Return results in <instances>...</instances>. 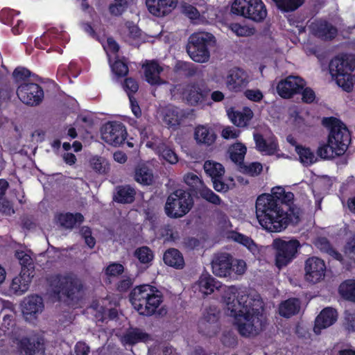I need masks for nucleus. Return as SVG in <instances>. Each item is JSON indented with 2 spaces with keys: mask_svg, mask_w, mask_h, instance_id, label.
<instances>
[{
  "mask_svg": "<svg viewBox=\"0 0 355 355\" xmlns=\"http://www.w3.org/2000/svg\"><path fill=\"white\" fill-rule=\"evenodd\" d=\"M294 194L286 192L282 187L272 189V193L258 196L256 204V217L261 227L268 232H280L289 225L300 221L295 213Z\"/></svg>",
  "mask_w": 355,
  "mask_h": 355,
  "instance_id": "f257e3e1",
  "label": "nucleus"
},
{
  "mask_svg": "<svg viewBox=\"0 0 355 355\" xmlns=\"http://www.w3.org/2000/svg\"><path fill=\"white\" fill-rule=\"evenodd\" d=\"M129 300L134 309L143 316H152L164 302V295L156 286L144 284L136 286L130 291ZM160 314V311H158Z\"/></svg>",
  "mask_w": 355,
  "mask_h": 355,
  "instance_id": "f03ea898",
  "label": "nucleus"
},
{
  "mask_svg": "<svg viewBox=\"0 0 355 355\" xmlns=\"http://www.w3.org/2000/svg\"><path fill=\"white\" fill-rule=\"evenodd\" d=\"M262 302L257 301L256 305L239 310L237 315L232 316L235 320L239 333L244 337L258 334L265 328L266 319L263 313Z\"/></svg>",
  "mask_w": 355,
  "mask_h": 355,
  "instance_id": "7ed1b4c3",
  "label": "nucleus"
},
{
  "mask_svg": "<svg viewBox=\"0 0 355 355\" xmlns=\"http://www.w3.org/2000/svg\"><path fill=\"white\" fill-rule=\"evenodd\" d=\"M49 282L54 296L59 301L62 297L73 301L83 288L81 281L72 273L53 275L49 277Z\"/></svg>",
  "mask_w": 355,
  "mask_h": 355,
  "instance_id": "20e7f679",
  "label": "nucleus"
},
{
  "mask_svg": "<svg viewBox=\"0 0 355 355\" xmlns=\"http://www.w3.org/2000/svg\"><path fill=\"white\" fill-rule=\"evenodd\" d=\"M213 273L220 277H231L233 275H242L247 269L243 259H234L227 252L215 254L211 261Z\"/></svg>",
  "mask_w": 355,
  "mask_h": 355,
  "instance_id": "39448f33",
  "label": "nucleus"
},
{
  "mask_svg": "<svg viewBox=\"0 0 355 355\" xmlns=\"http://www.w3.org/2000/svg\"><path fill=\"white\" fill-rule=\"evenodd\" d=\"M215 42V37L207 32L192 33L189 39L186 50L191 59L198 63L207 62L210 58L209 46Z\"/></svg>",
  "mask_w": 355,
  "mask_h": 355,
  "instance_id": "423d86ee",
  "label": "nucleus"
},
{
  "mask_svg": "<svg viewBox=\"0 0 355 355\" xmlns=\"http://www.w3.org/2000/svg\"><path fill=\"white\" fill-rule=\"evenodd\" d=\"M194 201L191 193L178 189L167 197L164 211L171 218H180L187 215L192 209Z\"/></svg>",
  "mask_w": 355,
  "mask_h": 355,
  "instance_id": "0eeeda50",
  "label": "nucleus"
},
{
  "mask_svg": "<svg viewBox=\"0 0 355 355\" xmlns=\"http://www.w3.org/2000/svg\"><path fill=\"white\" fill-rule=\"evenodd\" d=\"M231 12L254 22H262L267 17V9L262 0H234Z\"/></svg>",
  "mask_w": 355,
  "mask_h": 355,
  "instance_id": "6e6552de",
  "label": "nucleus"
},
{
  "mask_svg": "<svg viewBox=\"0 0 355 355\" xmlns=\"http://www.w3.org/2000/svg\"><path fill=\"white\" fill-rule=\"evenodd\" d=\"M322 124L329 128V142L336 146L338 154H344L350 143V132L338 119L330 116L322 119Z\"/></svg>",
  "mask_w": 355,
  "mask_h": 355,
  "instance_id": "1a4fd4ad",
  "label": "nucleus"
},
{
  "mask_svg": "<svg viewBox=\"0 0 355 355\" xmlns=\"http://www.w3.org/2000/svg\"><path fill=\"white\" fill-rule=\"evenodd\" d=\"M272 245L275 250V265L278 268H282L296 257L300 243L297 239L285 241L276 239L273 241Z\"/></svg>",
  "mask_w": 355,
  "mask_h": 355,
  "instance_id": "9d476101",
  "label": "nucleus"
},
{
  "mask_svg": "<svg viewBox=\"0 0 355 355\" xmlns=\"http://www.w3.org/2000/svg\"><path fill=\"white\" fill-rule=\"evenodd\" d=\"M224 302L227 305V311H230V316H239L238 312L239 310L248 308L252 305H256L257 301L249 297L248 295H239L238 289L235 286L227 287L223 296ZM241 315H240L241 316Z\"/></svg>",
  "mask_w": 355,
  "mask_h": 355,
  "instance_id": "9b49d317",
  "label": "nucleus"
},
{
  "mask_svg": "<svg viewBox=\"0 0 355 355\" xmlns=\"http://www.w3.org/2000/svg\"><path fill=\"white\" fill-rule=\"evenodd\" d=\"M16 93L24 104L32 107L39 105L44 98L43 88L35 83L17 86Z\"/></svg>",
  "mask_w": 355,
  "mask_h": 355,
  "instance_id": "f8f14e48",
  "label": "nucleus"
},
{
  "mask_svg": "<svg viewBox=\"0 0 355 355\" xmlns=\"http://www.w3.org/2000/svg\"><path fill=\"white\" fill-rule=\"evenodd\" d=\"M102 139L107 144L119 146L126 139L125 126L121 122L108 121L101 128Z\"/></svg>",
  "mask_w": 355,
  "mask_h": 355,
  "instance_id": "ddd939ff",
  "label": "nucleus"
},
{
  "mask_svg": "<svg viewBox=\"0 0 355 355\" xmlns=\"http://www.w3.org/2000/svg\"><path fill=\"white\" fill-rule=\"evenodd\" d=\"M312 35L323 42L333 41L338 34L337 27L326 19H316L310 26Z\"/></svg>",
  "mask_w": 355,
  "mask_h": 355,
  "instance_id": "4468645a",
  "label": "nucleus"
},
{
  "mask_svg": "<svg viewBox=\"0 0 355 355\" xmlns=\"http://www.w3.org/2000/svg\"><path fill=\"white\" fill-rule=\"evenodd\" d=\"M305 85L306 83L302 78L289 76L278 83L277 91L282 98L288 99L300 94Z\"/></svg>",
  "mask_w": 355,
  "mask_h": 355,
  "instance_id": "2eb2a0df",
  "label": "nucleus"
},
{
  "mask_svg": "<svg viewBox=\"0 0 355 355\" xmlns=\"http://www.w3.org/2000/svg\"><path fill=\"white\" fill-rule=\"evenodd\" d=\"M209 92L207 87L192 83L185 87L182 95L189 105L196 106L205 103Z\"/></svg>",
  "mask_w": 355,
  "mask_h": 355,
  "instance_id": "dca6fc26",
  "label": "nucleus"
},
{
  "mask_svg": "<svg viewBox=\"0 0 355 355\" xmlns=\"http://www.w3.org/2000/svg\"><path fill=\"white\" fill-rule=\"evenodd\" d=\"M305 279L307 282L315 284L322 279L325 275L324 261L316 257H309L305 261Z\"/></svg>",
  "mask_w": 355,
  "mask_h": 355,
  "instance_id": "f3484780",
  "label": "nucleus"
},
{
  "mask_svg": "<svg viewBox=\"0 0 355 355\" xmlns=\"http://www.w3.org/2000/svg\"><path fill=\"white\" fill-rule=\"evenodd\" d=\"M246 73L237 67L231 69L226 78L227 88L232 92H240L245 87L248 83Z\"/></svg>",
  "mask_w": 355,
  "mask_h": 355,
  "instance_id": "a211bd4d",
  "label": "nucleus"
},
{
  "mask_svg": "<svg viewBox=\"0 0 355 355\" xmlns=\"http://www.w3.org/2000/svg\"><path fill=\"white\" fill-rule=\"evenodd\" d=\"M178 0H146L149 12L156 17H164L169 14L177 6Z\"/></svg>",
  "mask_w": 355,
  "mask_h": 355,
  "instance_id": "6ab92c4d",
  "label": "nucleus"
},
{
  "mask_svg": "<svg viewBox=\"0 0 355 355\" xmlns=\"http://www.w3.org/2000/svg\"><path fill=\"white\" fill-rule=\"evenodd\" d=\"M23 314L26 320L35 318V315L41 313L44 307L43 299L38 295H32L26 297L24 301Z\"/></svg>",
  "mask_w": 355,
  "mask_h": 355,
  "instance_id": "aec40b11",
  "label": "nucleus"
},
{
  "mask_svg": "<svg viewBox=\"0 0 355 355\" xmlns=\"http://www.w3.org/2000/svg\"><path fill=\"white\" fill-rule=\"evenodd\" d=\"M337 317L336 309L331 307L324 308L315 318L314 331L318 334L321 329L330 327L337 320Z\"/></svg>",
  "mask_w": 355,
  "mask_h": 355,
  "instance_id": "412c9836",
  "label": "nucleus"
},
{
  "mask_svg": "<svg viewBox=\"0 0 355 355\" xmlns=\"http://www.w3.org/2000/svg\"><path fill=\"white\" fill-rule=\"evenodd\" d=\"M216 138L217 135L211 127L198 125L195 128L194 139L198 144L210 146L215 143Z\"/></svg>",
  "mask_w": 355,
  "mask_h": 355,
  "instance_id": "4be33fe9",
  "label": "nucleus"
},
{
  "mask_svg": "<svg viewBox=\"0 0 355 355\" xmlns=\"http://www.w3.org/2000/svg\"><path fill=\"white\" fill-rule=\"evenodd\" d=\"M146 80L151 85H159L162 84L160 73L163 68L156 60L147 61L144 65Z\"/></svg>",
  "mask_w": 355,
  "mask_h": 355,
  "instance_id": "5701e85b",
  "label": "nucleus"
},
{
  "mask_svg": "<svg viewBox=\"0 0 355 355\" xmlns=\"http://www.w3.org/2000/svg\"><path fill=\"white\" fill-rule=\"evenodd\" d=\"M136 191L130 185H119L115 188L113 200L120 204H131L135 200Z\"/></svg>",
  "mask_w": 355,
  "mask_h": 355,
  "instance_id": "b1692460",
  "label": "nucleus"
},
{
  "mask_svg": "<svg viewBox=\"0 0 355 355\" xmlns=\"http://www.w3.org/2000/svg\"><path fill=\"white\" fill-rule=\"evenodd\" d=\"M56 218L60 226L66 230H72L76 225H80L84 221L83 215L79 212L60 213Z\"/></svg>",
  "mask_w": 355,
  "mask_h": 355,
  "instance_id": "393cba45",
  "label": "nucleus"
},
{
  "mask_svg": "<svg viewBox=\"0 0 355 355\" xmlns=\"http://www.w3.org/2000/svg\"><path fill=\"white\" fill-rule=\"evenodd\" d=\"M34 275L20 272L19 276L15 277L12 280L10 288L15 294L21 295L29 288L30 284Z\"/></svg>",
  "mask_w": 355,
  "mask_h": 355,
  "instance_id": "a878e982",
  "label": "nucleus"
},
{
  "mask_svg": "<svg viewBox=\"0 0 355 355\" xmlns=\"http://www.w3.org/2000/svg\"><path fill=\"white\" fill-rule=\"evenodd\" d=\"M227 114L232 123L241 128L247 126L253 117L252 110L248 107H245L243 111H228Z\"/></svg>",
  "mask_w": 355,
  "mask_h": 355,
  "instance_id": "bb28decb",
  "label": "nucleus"
},
{
  "mask_svg": "<svg viewBox=\"0 0 355 355\" xmlns=\"http://www.w3.org/2000/svg\"><path fill=\"white\" fill-rule=\"evenodd\" d=\"M164 263L175 269H182L184 266V259L180 250L169 248L165 251L163 256Z\"/></svg>",
  "mask_w": 355,
  "mask_h": 355,
  "instance_id": "cd10ccee",
  "label": "nucleus"
},
{
  "mask_svg": "<svg viewBox=\"0 0 355 355\" xmlns=\"http://www.w3.org/2000/svg\"><path fill=\"white\" fill-rule=\"evenodd\" d=\"M198 284L200 291L205 295L211 294L220 287V282L209 273H202L198 281Z\"/></svg>",
  "mask_w": 355,
  "mask_h": 355,
  "instance_id": "c85d7f7f",
  "label": "nucleus"
},
{
  "mask_svg": "<svg viewBox=\"0 0 355 355\" xmlns=\"http://www.w3.org/2000/svg\"><path fill=\"white\" fill-rule=\"evenodd\" d=\"M19 347L26 355H44V344L40 340H33L28 338H23L19 341Z\"/></svg>",
  "mask_w": 355,
  "mask_h": 355,
  "instance_id": "c756f323",
  "label": "nucleus"
},
{
  "mask_svg": "<svg viewBox=\"0 0 355 355\" xmlns=\"http://www.w3.org/2000/svg\"><path fill=\"white\" fill-rule=\"evenodd\" d=\"M150 339L149 334L137 327L129 329L123 336L124 342L130 345H134L140 342L146 343Z\"/></svg>",
  "mask_w": 355,
  "mask_h": 355,
  "instance_id": "7c9ffc66",
  "label": "nucleus"
},
{
  "mask_svg": "<svg viewBox=\"0 0 355 355\" xmlns=\"http://www.w3.org/2000/svg\"><path fill=\"white\" fill-rule=\"evenodd\" d=\"M61 35L55 28H51L44 33L40 38L35 40V46L41 49H46L49 45H55Z\"/></svg>",
  "mask_w": 355,
  "mask_h": 355,
  "instance_id": "2f4dec72",
  "label": "nucleus"
},
{
  "mask_svg": "<svg viewBox=\"0 0 355 355\" xmlns=\"http://www.w3.org/2000/svg\"><path fill=\"white\" fill-rule=\"evenodd\" d=\"M183 115L175 107H166L164 114V122L173 130H177L182 120Z\"/></svg>",
  "mask_w": 355,
  "mask_h": 355,
  "instance_id": "473e14b6",
  "label": "nucleus"
},
{
  "mask_svg": "<svg viewBox=\"0 0 355 355\" xmlns=\"http://www.w3.org/2000/svg\"><path fill=\"white\" fill-rule=\"evenodd\" d=\"M254 140L256 145V148L261 153H265L266 155H272L277 150L278 145L274 141L268 142L260 133L254 134Z\"/></svg>",
  "mask_w": 355,
  "mask_h": 355,
  "instance_id": "72a5a7b5",
  "label": "nucleus"
},
{
  "mask_svg": "<svg viewBox=\"0 0 355 355\" xmlns=\"http://www.w3.org/2000/svg\"><path fill=\"white\" fill-rule=\"evenodd\" d=\"M300 302L297 298H289L279 305V314L284 318H290L299 312Z\"/></svg>",
  "mask_w": 355,
  "mask_h": 355,
  "instance_id": "f704fd0d",
  "label": "nucleus"
},
{
  "mask_svg": "<svg viewBox=\"0 0 355 355\" xmlns=\"http://www.w3.org/2000/svg\"><path fill=\"white\" fill-rule=\"evenodd\" d=\"M135 180L142 185H150L153 182L152 170L145 164L139 165L135 170Z\"/></svg>",
  "mask_w": 355,
  "mask_h": 355,
  "instance_id": "c9c22d12",
  "label": "nucleus"
},
{
  "mask_svg": "<svg viewBox=\"0 0 355 355\" xmlns=\"http://www.w3.org/2000/svg\"><path fill=\"white\" fill-rule=\"evenodd\" d=\"M228 238L246 247L253 254L257 251V246L254 241L250 237L236 231H231L229 233Z\"/></svg>",
  "mask_w": 355,
  "mask_h": 355,
  "instance_id": "e433bc0d",
  "label": "nucleus"
},
{
  "mask_svg": "<svg viewBox=\"0 0 355 355\" xmlns=\"http://www.w3.org/2000/svg\"><path fill=\"white\" fill-rule=\"evenodd\" d=\"M338 293L344 300L355 302V280L344 281L339 286Z\"/></svg>",
  "mask_w": 355,
  "mask_h": 355,
  "instance_id": "4c0bfd02",
  "label": "nucleus"
},
{
  "mask_svg": "<svg viewBox=\"0 0 355 355\" xmlns=\"http://www.w3.org/2000/svg\"><path fill=\"white\" fill-rule=\"evenodd\" d=\"M247 152L246 146L242 143L238 142L233 144L230 148V157L231 160L239 164L243 165L245 155Z\"/></svg>",
  "mask_w": 355,
  "mask_h": 355,
  "instance_id": "58836bf2",
  "label": "nucleus"
},
{
  "mask_svg": "<svg viewBox=\"0 0 355 355\" xmlns=\"http://www.w3.org/2000/svg\"><path fill=\"white\" fill-rule=\"evenodd\" d=\"M157 153L167 162L174 164L178 162V157L173 148L165 143L157 146Z\"/></svg>",
  "mask_w": 355,
  "mask_h": 355,
  "instance_id": "ea45409f",
  "label": "nucleus"
},
{
  "mask_svg": "<svg viewBox=\"0 0 355 355\" xmlns=\"http://www.w3.org/2000/svg\"><path fill=\"white\" fill-rule=\"evenodd\" d=\"M204 170L211 180L217 178H222L225 173L223 166L218 162L207 160L204 164Z\"/></svg>",
  "mask_w": 355,
  "mask_h": 355,
  "instance_id": "a19ab883",
  "label": "nucleus"
},
{
  "mask_svg": "<svg viewBox=\"0 0 355 355\" xmlns=\"http://www.w3.org/2000/svg\"><path fill=\"white\" fill-rule=\"evenodd\" d=\"M34 76L31 71L23 67H17L12 72V78L17 86L21 84L31 83V77Z\"/></svg>",
  "mask_w": 355,
  "mask_h": 355,
  "instance_id": "79ce46f5",
  "label": "nucleus"
},
{
  "mask_svg": "<svg viewBox=\"0 0 355 355\" xmlns=\"http://www.w3.org/2000/svg\"><path fill=\"white\" fill-rule=\"evenodd\" d=\"M277 8L284 12H293L298 9L304 0H272Z\"/></svg>",
  "mask_w": 355,
  "mask_h": 355,
  "instance_id": "37998d69",
  "label": "nucleus"
},
{
  "mask_svg": "<svg viewBox=\"0 0 355 355\" xmlns=\"http://www.w3.org/2000/svg\"><path fill=\"white\" fill-rule=\"evenodd\" d=\"M317 154L324 159H329L343 155L338 154L336 146L333 144L329 143V140L327 141V144H324L318 148Z\"/></svg>",
  "mask_w": 355,
  "mask_h": 355,
  "instance_id": "c03bdc74",
  "label": "nucleus"
},
{
  "mask_svg": "<svg viewBox=\"0 0 355 355\" xmlns=\"http://www.w3.org/2000/svg\"><path fill=\"white\" fill-rule=\"evenodd\" d=\"M196 193L199 195L200 198L213 205H220L222 203V200L220 196L205 185L200 188L198 191H196Z\"/></svg>",
  "mask_w": 355,
  "mask_h": 355,
  "instance_id": "a18cd8bd",
  "label": "nucleus"
},
{
  "mask_svg": "<svg viewBox=\"0 0 355 355\" xmlns=\"http://www.w3.org/2000/svg\"><path fill=\"white\" fill-rule=\"evenodd\" d=\"M295 151L300 157L301 162L306 164H312L316 161L313 152L310 148L297 145L295 147Z\"/></svg>",
  "mask_w": 355,
  "mask_h": 355,
  "instance_id": "49530a36",
  "label": "nucleus"
},
{
  "mask_svg": "<svg viewBox=\"0 0 355 355\" xmlns=\"http://www.w3.org/2000/svg\"><path fill=\"white\" fill-rule=\"evenodd\" d=\"M114 2L110 3L108 7L110 15L119 17L126 11L132 0H114Z\"/></svg>",
  "mask_w": 355,
  "mask_h": 355,
  "instance_id": "de8ad7c7",
  "label": "nucleus"
},
{
  "mask_svg": "<svg viewBox=\"0 0 355 355\" xmlns=\"http://www.w3.org/2000/svg\"><path fill=\"white\" fill-rule=\"evenodd\" d=\"M17 257L19 259V263L21 266V272L26 273L35 274V268L31 257L24 253L23 252H17Z\"/></svg>",
  "mask_w": 355,
  "mask_h": 355,
  "instance_id": "09e8293b",
  "label": "nucleus"
},
{
  "mask_svg": "<svg viewBox=\"0 0 355 355\" xmlns=\"http://www.w3.org/2000/svg\"><path fill=\"white\" fill-rule=\"evenodd\" d=\"M135 256L144 264L149 263L154 258L153 251L147 246L138 248L135 252Z\"/></svg>",
  "mask_w": 355,
  "mask_h": 355,
  "instance_id": "8fccbe9b",
  "label": "nucleus"
},
{
  "mask_svg": "<svg viewBox=\"0 0 355 355\" xmlns=\"http://www.w3.org/2000/svg\"><path fill=\"white\" fill-rule=\"evenodd\" d=\"M230 30H231L236 35L239 37H248L254 34V29L250 28L246 25H241L239 23H230L228 26Z\"/></svg>",
  "mask_w": 355,
  "mask_h": 355,
  "instance_id": "3c124183",
  "label": "nucleus"
},
{
  "mask_svg": "<svg viewBox=\"0 0 355 355\" xmlns=\"http://www.w3.org/2000/svg\"><path fill=\"white\" fill-rule=\"evenodd\" d=\"M178 71L182 72L186 77L191 78L197 73V67L189 62L179 61L175 65Z\"/></svg>",
  "mask_w": 355,
  "mask_h": 355,
  "instance_id": "603ef678",
  "label": "nucleus"
},
{
  "mask_svg": "<svg viewBox=\"0 0 355 355\" xmlns=\"http://www.w3.org/2000/svg\"><path fill=\"white\" fill-rule=\"evenodd\" d=\"M219 320V311L216 310L215 307H209L206 309L203 318L202 320L201 324L204 325H207V324L209 325L217 324Z\"/></svg>",
  "mask_w": 355,
  "mask_h": 355,
  "instance_id": "864d4df0",
  "label": "nucleus"
},
{
  "mask_svg": "<svg viewBox=\"0 0 355 355\" xmlns=\"http://www.w3.org/2000/svg\"><path fill=\"white\" fill-rule=\"evenodd\" d=\"M184 182L191 187V189L196 193L198 189L204 186L203 182L199 178V177L193 173H189L184 177Z\"/></svg>",
  "mask_w": 355,
  "mask_h": 355,
  "instance_id": "5fc2aeb1",
  "label": "nucleus"
},
{
  "mask_svg": "<svg viewBox=\"0 0 355 355\" xmlns=\"http://www.w3.org/2000/svg\"><path fill=\"white\" fill-rule=\"evenodd\" d=\"M112 71L117 77H124L128 73L127 64L121 60H116L111 66Z\"/></svg>",
  "mask_w": 355,
  "mask_h": 355,
  "instance_id": "6e6d98bb",
  "label": "nucleus"
},
{
  "mask_svg": "<svg viewBox=\"0 0 355 355\" xmlns=\"http://www.w3.org/2000/svg\"><path fill=\"white\" fill-rule=\"evenodd\" d=\"M160 234L166 241H175L178 239V233L173 230V227L166 224L160 229Z\"/></svg>",
  "mask_w": 355,
  "mask_h": 355,
  "instance_id": "4d7b16f0",
  "label": "nucleus"
},
{
  "mask_svg": "<svg viewBox=\"0 0 355 355\" xmlns=\"http://www.w3.org/2000/svg\"><path fill=\"white\" fill-rule=\"evenodd\" d=\"M241 168H243V172L244 173L252 177L259 175L263 170V166L259 162H252L249 165H245L243 164Z\"/></svg>",
  "mask_w": 355,
  "mask_h": 355,
  "instance_id": "13d9d810",
  "label": "nucleus"
},
{
  "mask_svg": "<svg viewBox=\"0 0 355 355\" xmlns=\"http://www.w3.org/2000/svg\"><path fill=\"white\" fill-rule=\"evenodd\" d=\"M124 271V267L122 264L116 262L110 263L105 269V274L107 277H117L121 275Z\"/></svg>",
  "mask_w": 355,
  "mask_h": 355,
  "instance_id": "bf43d9fd",
  "label": "nucleus"
},
{
  "mask_svg": "<svg viewBox=\"0 0 355 355\" xmlns=\"http://www.w3.org/2000/svg\"><path fill=\"white\" fill-rule=\"evenodd\" d=\"M123 87L129 96V95H133L138 91L139 85L135 79L126 78L123 82Z\"/></svg>",
  "mask_w": 355,
  "mask_h": 355,
  "instance_id": "052dcab7",
  "label": "nucleus"
},
{
  "mask_svg": "<svg viewBox=\"0 0 355 355\" xmlns=\"http://www.w3.org/2000/svg\"><path fill=\"white\" fill-rule=\"evenodd\" d=\"M133 279L130 277H125L119 280L116 285V291L123 293L128 292L132 286Z\"/></svg>",
  "mask_w": 355,
  "mask_h": 355,
  "instance_id": "680f3d73",
  "label": "nucleus"
},
{
  "mask_svg": "<svg viewBox=\"0 0 355 355\" xmlns=\"http://www.w3.org/2000/svg\"><path fill=\"white\" fill-rule=\"evenodd\" d=\"M244 95L248 100L256 103L261 102L263 98V93L259 89H246Z\"/></svg>",
  "mask_w": 355,
  "mask_h": 355,
  "instance_id": "e2e57ef3",
  "label": "nucleus"
},
{
  "mask_svg": "<svg viewBox=\"0 0 355 355\" xmlns=\"http://www.w3.org/2000/svg\"><path fill=\"white\" fill-rule=\"evenodd\" d=\"M344 326L349 331H355V314L348 311L345 312Z\"/></svg>",
  "mask_w": 355,
  "mask_h": 355,
  "instance_id": "0e129e2a",
  "label": "nucleus"
},
{
  "mask_svg": "<svg viewBox=\"0 0 355 355\" xmlns=\"http://www.w3.org/2000/svg\"><path fill=\"white\" fill-rule=\"evenodd\" d=\"M302 102L305 103H312L315 99V92L311 87H304L301 92Z\"/></svg>",
  "mask_w": 355,
  "mask_h": 355,
  "instance_id": "69168bd1",
  "label": "nucleus"
},
{
  "mask_svg": "<svg viewBox=\"0 0 355 355\" xmlns=\"http://www.w3.org/2000/svg\"><path fill=\"white\" fill-rule=\"evenodd\" d=\"M221 342L228 347H234L237 345L236 337L230 332L223 334Z\"/></svg>",
  "mask_w": 355,
  "mask_h": 355,
  "instance_id": "338daca9",
  "label": "nucleus"
},
{
  "mask_svg": "<svg viewBox=\"0 0 355 355\" xmlns=\"http://www.w3.org/2000/svg\"><path fill=\"white\" fill-rule=\"evenodd\" d=\"M90 352L89 347L83 341L76 343L74 347V355H89Z\"/></svg>",
  "mask_w": 355,
  "mask_h": 355,
  "instance_id": "774afa93",
  "label": "nucleus"
}]
</instances>
